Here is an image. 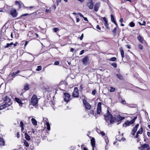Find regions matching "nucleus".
Returning <instances> with one entry per match:
<instances>
[{
	"label": "nucleus",
	"instance_id": "f257e3e1",
	"mask_svg": "<svg viewBox=\"0 0 150 150\" xmlns=\"http://www.w3.org/2000/svg\"><path fill=\"white\" fill-rule=\"evenodd\" d=\"M38 99L37 96L35 94L33 95L31 98L30 104L34 106H36L38 103Z\"/></svg>",
	"mask_w": 150,
	"mask_h": 150
},
{
	"label": "nucleus",
	"instance_id": "f03ea898",
	"mask_svg": "<svg viewBox=\"0 0 150 150\" xmlns=\"http://www.w3.org/2000/svg\"><path fill=\"white\" fill-rule=\"evenodd\" d=\"M10 14L13 18L16 17L18 14L16 10L14 8H12L10 10Z\"/></svg>",
	"mask_w": 150,
	"mask_h": 150
},
{
	"label": "nucleus",
	"instance_id": "7ed1b4c3",
	"mask_svg": "<svg viewBox=\"0 0 150 150\" xmlns=\"http://www.w3.org/2000/svg\"><path fill=\"white\" fill-rule=\"evenodd\" d=\"M137 118V117H135L131 121H130L127 120L124 122V123L123 125V127H124V125L127 126H129L131 124H133Z\"/></svg>",
	"mask_w": 150,
	"mask_h": 150
},
{
	"label": "nucleus",
	"instance_id": "20e7f679",
	"mask_svg": "<svg viewBox=\"0 0 150 150\" xmlns=\"http://www.w3.org/2000/svg\"><path fill=\"white\" fill-rule=\"evenodd\" d=\"M64 100L67 103L70 100V95L68 93H64Z\"/></svg>",
	"mask_w": 150,
	"mask_h": 150
},
{
	"label": "nucleus",
	"instance_id": "39448f33",
	"mask_svg": "<svg viewBox=\"0 0 150 150\" xmlns=\"http://www.w3.org/2000/svg\"><path fill=\"white\" fill-rule=\"evenodd\" d=\"M113 116L111 114H109L106 115H104L105 120L106 122L109 123V120Z\"/></svg>",
	"mask_w": 150,
	"mask_h": 150
},
{
	"label": "nucleus",
	"instance_id": "423d86ee",
	"mask_svg": "<svg viewBox=\"0 0 150 150\" xmlns=\"http://www.w3.org/2000/svg\"><path fill=\"white\" fill-rule=\"evenodd\" d=\"M78 90L77 87H75L74 88V91L72 94V96L74 97H78L79 96V94L78 92Z\"/></svg>",
	"mask_w": 150,
	"mask_h": 150
},
{
	"label": "nucleus",
	"instance_id": "0eeeda50",
	"mask_svg": "<svg viewBox=\"0 0 150 150\" xmlns=\"http://www.w3.org/2000/svg\"><path fill=\"white\" fill-rule=\"evenodd\" d=\"M116 121L117 122H120L117 125H118L121 122V121L125 119V117H121L120 115H118L116 117Z\"/></svg>",
	"mask_w": 150,
	"mask_h": 150
},
{
	"label": "nucleus",
	"instance_id": "6e6552de",
	"mask_svg": "<svg viewBox=\"0 0 150 150\" xmlns=\"http://www.w3.org/2000/svg\"><path fill=\"white\" fill-rule=\"evenodd\" d=\"M89 61V58L88 56H86L82 60V62L83 64L85 65H86L87 64L88 62Z\"/></svg>",
	"mask_w": 150,
	"mask_h": 150
},
{
	"label": "nucleus",
	"instance_id": "1a4fd4ad",
	"mask_svg": "<svg viewBox=\"0 0 150 150\" xmlns=\"http://www.w3.org/2000/svg\"><path fill=\"white\" fill-rule=\"evenodd\" d=\"M83 101L84 105H85V108L87 110H90L91 107L90 104L87 103L84 99L83 100Z\"/></svg>",
	"mask_w": 150,
	"mask_h": 150
},
{
	"label": "nucleus",
	"instance_id": "9d476101",
	"mask_svg": "<svg viewBox=\"0 0 150 150\" xmlns=\"http://www.w3.org/2000/svg\"><path fill=\"white\" fill-rule=\"evenodd\" d=\"M87 4V6L90 9H93V2H91V1L90 0H88Z\"/></svg>",
	"mask_w": 150,
	"mask_h": 150
},
{
	"label": "nucleus",
	"instance_id": "9b49d317",
	"mask_svg": "<svg viewBox=\"0 0 150 150\" xmlns=\"http://www.w3.org/2000/svg\"><path fill=\"white\" fill-rule=\"evenodd\" d=\"M101 103L99 102L98 104L97 107V114H99L100 113L101 111Z\"/></svg>",
	"mask_w": 150,
	"mask_h": 150
},
{
	"label": "nucleus",
	"instance_id": "f8f14e48",
	"mask_svg": "<svg viewBox=\"0 0 150 150\" xmlns=\"http://www.w3.org/2000/svg\"><path fill=\"white\" fill-rule=\"evenodd\" d=\"M100 4V2H98L95 4L94 6V10L95 11L97 12L98 11Z\"/></svg>",
	"mask_w": 150,
	"mask_h": 150
},
{
	"label": "nucleus",
	"instance_id": "ddd939ff",
	"mask_svg": "<svg viewBox=\"0 0 150 150\" xmlns=\"http://www.w3.org/2000/svg\"><path fill=\"white\" fill-rule=\"evenodd\" d=\"M139 124H137L133 128V129H132V135H134L135 134V132H136L137 128L139 127Z\"/></svg>",
	"mask_w": 150,
	"mask_h": 150
},
{
	"label": "nucleus",
	"instance_id": "4468645a",
	"mask_svg": "<svg viewBox=\"0 0 150 150\" xmlns=\"http://www.w3.org/2000/svg\"><path fill=\"white\" fill-rule=\"evenodd\" d=\"M15 4L18 6L19 8H21L22 6H24L23 3L21 2L20 3V1H16L15 2Z\"/></svg>",
	"mask_w": 150,
	"mask_h": 150
},
{
	"label": "nucleus",
	"instance_id": "2eb2a0df",
	"mask_svg": "<svg viewBox=\"0 0 150 150\" xmlns=\"http://www.w3.org/2000/svg\"><path fill=\"white\" fill-rule=\"evenodd\" d=\"M139 41L142 43H146V41L144 40L143 38H142L140 35H139L137 37Z\"/></svg>",
	"mask_w": 150,
	"mask_h": 150
},
{
	"label": "nucleus",
	"instance_id": "dca6fc26",
	"mask_svg": "<svg viewBox=\"0 0 150 150\" xmlns=\"http://www.w3.org/2000/svg\"><path fill=\"white\" fill-rule=\"evenodd\" d=\"M111 16V19L112 22L115 23V24L116 25L117 27V24L115 21L114 17V16L112 15H111L110 16Z\"/></svg>",
	"mask_w": 150,
	"mask_h": 150
},
{
	"label": "nucleus",
	"instance_id": "f3484780",
	"mask_svg": "<svg viewBox=\"0 0 150 150\" xmlns=\"http://www.w3.org/2000/svg\"><path fill=\"white\" fill-rule=\"evenodd\" d=\"M111 124H113L114 123L116 122V117H113L111 118V119L109 120Z\"/></svg>",
	"mask_w": 150,
	"mask_h": 150
},
{
	"label": "nucleus",
	"instance_id": "a211bd4d",
	"mask_svg": "<svg viewBox=\"0 0 150 150\" xmlns=\"http://www.w3.org/2000/svg\"><path fill=\"white\" fill-rule=\"evenodd\" d=\"M10 99L7 96H6L4 100V101L5 103H10Z\"/></svg>",
	"mask_w": 150,
	"mask_h": 150
},
{
	"label": "nucleus",
	"instance_id": "6ab92c4d",
	"mask_svg": "<svg viewBox=\"0 0 150 150\" xmlns=\"http://www.w3.org/2000/svg\"><path fill=\"white\" fill-rule=\"evenodd\" d=\"M25 138L28 141L30 140V136L26 133H25Z\"/></svg>",
	"mask_w": 150,
	"mask_h": 150
},
{
	"label": "nucleus",
	"instance_id": "aec40b11",
	"mask_svg": "<svg viewBox=\"0 0 150 150\" xmlns=\"http://www.w3.org/2000/svg\"><path fill=\"white\" fill-rule=\"evenodd\" d=\"M120 50L121 52V57H122V58H123L125 57L124 51L122 48H120ZM122 59L123 58H122Z\"/></svg>",
	"mask_w": 150,
	"mask_h": 150
},
{
	"label": "nucleus",
	"instance_id": "412c9836",
	"mask_svg": "<svg viewBox=\"0 0 150 150\" xmlns=\"http://www.w3.org/2000/svg\"><path fill=\"white\" fill-rule=\"evenodd\" d=\"M29 89V85L27 84H25L24 86V89L25 91H27Z\"/></svg>",
	"mask_w": 150,
	"mask_h": 150
},
{
	"label": "nucleus",
	"instance_id": "4be33fe9",
	"mask_svg": "<svg viewBox=\"0 0 150 150\" xmlns=\"http://www.w3.org/2000/svg\"><path fill=\"white\" fill-rule=\"evenodd\" d=\"M91 144L92 146H95V139L93 138L91 140Z\"/></svg>",
	"mask_w": 150,
	"mask_h": 150
},
{
	"label": "nucleus",
	"instance_id": "5701e85b",
	"mask_svg": "<svg viewBox=\"0 0 150 150\" xmlns=\"http://www.w3.org/2000/svg\"><path fill=\"white\" fill-rule=\"evenodd\" d=\"M31 121L32 122V123L35 125H37V121L34 118H32L31 120Z\"/></svg>",
	"mask_w": 150,
	"mask_h": 150
},
{
	"label": "nucleus",
	"instance_id": "b1692460",
	"mask_svg": "<svg viewBox=\"0 0 150 150\" xmlns=\"http://www.w3.org/2000/svg\"><path fill=\"white\" fill-rule=\"evenodd\" d=\"M117 77L119 79L122 80L123 79V76L120 74H116Z\"/></svg>",
	"mask_w": 150,
	"mask_h": 150
},
{
	"label": "nucleus",
	"instance_id": "393cba45",
	"mask_svg": "<svg viewBox=\"0 0 150 150\" xmlns=\"http://www.w3.org/2000/svg\"><path fill=\"white\" fill-rule=\"evenodd\" d=\"M15 100L18 103L20 104H22L23 103L22 102L21 100L20 99H19L18 98H15Z\"/></svg>",
	"mask_w": 150,
	"mask_h": 150
},
{
	"label": "nucleus",
	"instance_id": "a878e982",
	"mask_svg": "<svg viewBox=\"0 0 150 150\" xmlns=\"http://www.w3.org/2000/svg\"><path fill=\"white\" fill-rule=\"evenodd\" d=\"M23 143L24 145L26 146V147H28L29 146V143L26 140H23Z\"/></svg>",
	"mask_w": 150,
	"mask_h": 150
},
{
	"label": "nucleus",
	"instance_id": "bb28decb",
	"mask_svg": "<svg viewBox=\"0 0 150 150\" xmlns=\"http://www.w3.org/2000/svg\"><path fill=\"white\" fill-rule=\"evenodd\" d=\"M4 142L3 139L0 138V144L1 145H4Z\"/></svg>",
	"mask_w": 150,
	"mask_h": 150
},
{
	"label": "nucleus",
	"instance_id": "cd10ccee",
	"mask_svg": "<svg viewBox=\"0 0 150 150\" xmlns=\"http://www.w3.org/2000/svg\"><path fill=\"white\" fill-rule=\"evenodd\" d=\"M19 72H20V71L17 70L16 71V72H13L11 74V76H14L16 74L19 73Z\"/></svg>",
	"mask_w": 150,
	"mask_h": 150
},
{
	"label": "nucleus",
	"instance_id": "c85d7f7f",
	"mask_svg": "<svg viewBox=\"0 0 150 150\" xmlns=\"http://www.w3.org/2000/svg\"><path fill=\"white\" fill-rule=\"evenodd\" d=\"M46 125L47 126V129L48 130H50V124L49 122L47 121L46 122Z\"/></svg>",
	"mask_w": 150,
	"mask_h": 150
},
{
	"label": "nucleus",
	"instance_id": "c756f323",
	"mask_svg": "<svg viewBox=\"0 0 150 150\" xmlns=\"http://www.w3.org/2000/svg\"><path fill=\"white\" fill-rule=\"evenodd\" d=\"M143 132V128L142 127H141L139 130L137 132V134H141Z\"/></svg>",
	"mask_w": 150,
	"mask_h": 150
},
{
	"label": "nucleus",
	"instance_id": "7c9ffc66",
	"mask_svg": "<svg viewBox=\"0 0 150 150\" xmlns=\"http://www.w3.org/2000/svg\"><path fill=\"white\" fill-rule=\"evenodd\" d=\"M142 148H149V145L147 144H144L142 145Z\"/></svg>",
	"mask_w": 150,
	"mask_h": 150
},
{
	"label": "nucleus",
	"instance_id": "2f4dec72",
	"mask_svg": "<svg viewBox=\"0 0 150 150\" xmlns=\"http://www.w3.org/2000/svg\"><path fill=\"white\" fill-rule=\"evenodd\" d=\"M105 142H106V146L108 145V144L109 142V140L108 139L107 137L105 136Z\"/></svg>",
	"mask_w": 150,
	"mask_h": 150
},
{
	"label": "nucleus",
	"instance_id": "473e14b6",
	"mask_svg": "<svg viewBox=\"0 0 150 150\" xmlns=\"http://www.w3.org/2000/svg\"><path fill=\"white\" fill-rule=\"evenodd\" d=\"M29 15V14H28V13L23 14V15H21L20 17L18 18H17V19H20L21 18H22L23 17H24L25 16H27V15Z\"/></svg>",
	"mask_w": 150,
	"mask_h": 150
},
{
	"label": "nucleus",
	"instance_id": "72a5a7b5",
	"mask_svg": "<svg viewBox=\"0 0 150 150\" xmlns=\"http://www.w3.org/2000/svg\"><path fill=\"white\" fill-rule=\"evenodd\" d=\"M129 25L131 27H133L135 26V24L132 21L129 23Z\"/></svg>",
	"mask_w": 150,
	"mask_h": 150
},
{
	"label": "nucleus",
	"instance_id": "f704fd0d",
	"mask_svg": "<svg viewBox=\"0 0 150 150\" xmlns=\"http://www.w3.org/2000/svg\"><path fill=\"white\" fill-rule=\"evenodd\" d=\"M6 108V106L4 104L0 106V110H2Z\"/></svg>",
	"mask_w": 150,
	"mask_h": 150
},
{
	"label": "nucleus",
	"instance_id": "c9c22d12",
	"mask_svg": "<svg viewBox=\"0 0 150 150\" xmlns=\"http://www.w3.org/2000/svg\"><path fill=\"white\" fill-rule=\"evenodd\" d=\"M139 23L140 25H145L146 24V22L144 21L142 22V23H141L140 22H139Z\"/></svg>",
	"mask_w": 150,
	"mask_h": 150
},
{
	"label": "nucleus",
	"instance_id": "e433bc0d",
	"mask_svg": "<svg viewBox=\"0 0 150 150\" xmlns=\"http://www.w3.org/2000/svg\"><path fill=\"white\" fill-rule=\"evenodd\" d=\"M54 32L56 33L59 30V28H54L52 29Z\"/></svg>",
	"mask_w": 150,
	"mask_h": 150
},
{
	"label": "nucleus",
	"instance_id": "4c0bfd02",
	"mask_svg": "<svg viewBox=\"0 0 150 150\" xmlns=\"http://www.w3.org/2000/svg\"><path fill=\"white\" fill-rule=\"evenodd\" d=\"M115 88L111 87H110V92H113L115 91Z\"/></svg>",
	"mask_w": 150,
	"mask_h": 150
},
{
	"label": "nucleus",
	"instance_id": "58836bf2",
	"mask_svg": "<svg viewBox=\"0 0 150 150\" xmlns=\"http://www.w3.org/2000/svg\"><path fill=\"white\" fill-rule=\"evenodd\" d=\"M42 67L41 66H38L37 68L36 69V70L37 71H39L41 70Z\"/></svg>",
	"mask_w": 150,
	"mask_h": 150
},
{
	"label": "nucleus",
	"instance_id": "ea45409f",
	"mask_svg": "<svg viewBox=\"0 0 150 150\" xmlns=\"http://www.w3.org/2000/svg\"><path fill=\"white\" fill-rule=\"evenodd\" d=\"M116 59V58L115 57H113L110 58V60L112 61H114Z\"/></svg>",
	"mask_w": 150,
	"mask_h": 150
},
{
	"label": "nucleus",
	"instance_id": "a19ab883",
	"mask_svg": "<svg viewBox=\"0 0 150 150\" xmlns=\"http://www.w3.org/2000/svg\"><path fill=\"white\" fill-rule=\"evenodd\" d=\"M111 65L113 66L114 68H116L117 67V65L115 63H112L111 64Z\"/></svg>",
	"mask_w": 150,
	"mask_h": 150
},
{
	"label": "nucleus",
	"instance_id": "79ce46f5",
	"mask_svg": "<svg viewBox=\"0 0 150 150\" xmlns=\"http://www.w3.org/2000/svg\"><path fill=\"white\" fill-rule=\"evenodd\" d=\"M94 114V111L93 110H91L90 111V113H89V115H93Z\"/></svg>",
	"mask_w": 150,
	"mask_h": 150
},
{
	"label": "nucleus",
	"instance_id": "37998d69",
	"mask_svg": "<svg viewBox=\"0 0 150 150\" xmlns=\"http://www.w3.org/2000/svg\"><path fill=\"white\" fill-rule=\"evenodd\" d=\"M11 103H10H10H5L4 104V105H5L6 106V107H9V106L11 104Z\"/></svg>",
	"mask_w": 150,
	"mask_h": 150
},
{
	"label": "nucleus",
	"instance_id": "c03bdc74",
	"mask_svg": "<svg viewBox=\"0 0 150 150\" xmlns=\"http://www.w3.org/2000/svg\"><path fill=\"white\" fill-rule=\"evenodd\" d=\"M116 30H117L116 27L115 28H114L113 30L112 31V32L113 34H115L116 33Z\"/></svg>",
	"mask_w": 150,
	"mask_h": 150
},
{
	"label": "nucleus",
	"instance_id": "a18cd8bd",
	"mask_svg": "<svg viewBox=\"0 0 150 150\" xmlns=\"http://www.w3.org/2000/svg\"><path fill=\"white\" fill-rule=\"evenodd\" d=\"M138 47L139 49L140 50H142L143 48L141 44H139Z\"/></svg>",
	"mask_w": 150,
	"mask_h": 150
},
{
	"label": "nucleus",
	"instance_id": "49530a36",
	"mask_svg": "<svg viewBox=\"0 0 150 150\" xmlns=\"http://www.w3.org/2000/svg\"><path fill=\"white\" fill-rule=\"evenodd\" d=\"M104 25L107 28L109 29V28L108 27V22H107L106 23H104Z\"/></svg>",
	"mask_w": 150,
	"mask_h": 150
},
{
	"label": "nucleus",
	"instance_id": "de8ad7c7",
	"mask_svg": "<svg viewBox=\"0 0 150 150\" xmlns=\"http://www.w3.org/2000/svg\"><path fill=\"white\" fill-rule=\"evenodd\" d=\"M10 46H11L9 43H7L5 47H4V48H8L9 47H10Z\"/></svg>",
	"mask_w": 150,
	"mask_h": 150
},
{
	"label": "nucleus",
	"instance_id": "09e8293b",
	"mask_svg": "<svg viewBox=\"0 0 150 150\" xmlns=\"http://www.w3.org/2000/svg\"><path fill=\"white\" fill-rule=\"evenodd\" d=\"M119 136L121 137H122L121 136L118 135L116 136V139L117 140V141H120L122 140L121 139H117V138L118 137H119Z\"/></svg>",
	"mask_w": 150,
	"mask_h": 150
},
{
	"label": "nucleus",
	"instance_id": "8fccbe9b",
	"mask_svg": "<svg viewBox=\"0 0 150 150\" xmlns=\"http://www.w3.org/2000/svg\"><path fill=\"white\" fill-rule=\"evenodd\" d=\"M103 20L104 21H105V23H106L107 22H108V21L107 20V19L105 17H103Z\"/></svg>",
	"mask_w": 150,
	"mask_h": 150
},
{
	"label": "nucleus",
	"instance_id": "3c124183",
	"mask_svg": "<svg viewBox=\"0 0 150 150\" xmlns=\"http://www.w3.org/2000/svg\"><path fill=\"white\" fill-rule=\"evenodd\" d=\"M103 20L104 21H105V23H106L107 22H108V21L107 20V19L105 17H103Z\"/></svg>",
	"mask_w": 150,
	"mask_h": 150
},
{
	"label": "nucleus",
	"instance_id": "603ef678",
	"mask_svg": "<svg viewBox=\"0 0 150 150\" xmlns=\"http://www.w3.org/2000/svg\"><path fill=\"white\" fill-rule=\"evenodd\" d=\"M96 92V90L94 89L92 91V94L93 95H95Z\"/></svg>",
	"mask_w": 150,
	"mask_h": 150
},
{
	"label": "nucleus",
	"instance_id": "864d4df0",
	"mask_svg": "<svg viewBox=\"0 0 150 150\" xmlns=\"http://www.w3.org/2000/svg\"><path fill=\"white\" fill-rule=\"evenodd\" d=\"M62 0H57L56 1V3L57 5L58 6L59 3Z\"/></svg>",
	"mask_w": 150,
	"mask_h": 150
},
{
	"label": "nucleus",
	"instance_id": "5fc2aeb1",
	"mask_svg": "<svg viewBox=\"0 0 150 150\" xmlns=\"http://www.w3.org/2000/svg\"><path fill=\"white\" fill-rule=\"evenodd\" d=\"M84 52V50H82L81 51L80 53L79 54L80 55H81Z\"/></svg>",
	"mask_w": 150,
	"mask_h": 150
},
{
	"label": "nucleus",
	"instance_id": "6e6d98bb",
	"mask_svg": "<svg viewBox=\"0 0 150 150\" xmlns=\"http://www.w3.org/2000/svg\"><path fill=\"white\" fill-rule=\"evenodd\" d=\"M100 133L102 135V136H104L105 135V133L103 131H100Z\"/></svg>",
	"mask_w": 150,
	"mask_h": 150
},
{
	"label": "nucleus",
	"instance_id": "4d7b16f0",
	"mask_svg": "<svg viewBox=\"0 0 150 150\" xmlns=\"http://www.w3.org/2000/svg\"><path fill=\"white\" fill-rule=\"evenodd\" d=\"M20 127H22V128H23V122H22L21 121L20 122Z\"/></svg>",
	"mask_w": 150,
	"mask_h": 150
},
{
	"label": "nucleus",
	"instance_id": "13d9d810",
	"mask_svg": "<svg viewBox=\"0 0 150 150\" xmlns=\"http://www.w3.org/2000/svg\"><path fill=\"white\" fill-rule=\"evenodd\" d=\"M59 62L58 61H56L54 62V65H58L59 64Z\"/></svg>",
	"mask_w": 150,
	"mask_h": 150
},
{
	"label": "nucleus",
	"instance_id": "bf43d9fd",
	"mask_svg": "<svg viewBox=\"0 0 150 150\" xmlns=\"http://www.w3.org/2000/svg\"><path fill=\"white\" fill-rule=\"evenodd\" d=\"M96 28L97 29H98V30H101V28H100L99 27V25H97V26H96Z\"/></svg>",
	"mask_w": 150,
	"mask_h": 150
},
{
	"label": "nucleus",
	"instance_id": "052dcab7",
	"mask_svg": "<svg viewBox=\"0 0 150 150\" xmlns=\"http://www.w3.org/2000/svg\"><path fill=\"white\" fill-rule=\"evenodd\" d=\"M121 103L124 104H125L126 103V102L125 100H122L121 102Z\"/></svg>",
	"mask_w": 150,
	"mask_h": 150
},
{
	"label": "nucleus",
	"instance_id": "680f3d73",
	"mask_svg": "<svg viewBox=\"0 0 150 150\" xmlns=\"http://www.w3.org/2000/svg\"><path fill=\"white\" fill-rule=\"evenodd\" d=\"M78 14L79 15V16H81V17H83V18L84 17L83 16L81 13H79Z\"/></svg>",
	"mask_w": 150,
	"mask_h": 150
},
{
	"label": "nucleus",
	"instance_id": "e2e57ef3",
	"mask_svg": "<svg viewBox=\"0 0 150 150\" xmlns=\"http://www.w3.org/2000/svg\"><path fill=\"white\" fill-rule=\"evenodd\" d=\"M83 34H82L81 35V36L80 37V39L81 40L83 39Z\"/></svg>",
	"mask_w": 150,
	"mask_h": 150
},
{
	"label": "nucleus",
	"instance_id": "0e129e2a",
	"mask_svg": "<svg viewBox=\"0 0 150 150\" xmlns=\"http://www.w3.org/2000/svg\"><path fill=\"white\" fill-rule=\"evenodd\" d=\"M17 137L18 138H19L20 137V135L19 132L17 133Z\"/></svg>",
	"mask_w": 150,
	"mask_h": 150
},
{
	"label": "nucleus",
	"instance_id": "69168bd1",
	"mask_svg": "<svg viewBox=\"0 0 150 150\" xmlns=\"http://www.w3.org/2000/svg\"><path fill=\"white\" fill-rule=\"evenodd\" d=\"M45 12L47 13H49L50 12V9H46Z\"/></svg>",
	"mask_w": 150,
	"mask_h": 150
},
{
	"label": "nucleus",
	"instance_id": "338daca9",
	"mask_svg": "<svg viewBox=\"0 0 150 150\" xmlns=\"http://www.w3.org/2000/svg\"><path fill=\"white\" fill-rule=\"evenodd\" d=\"M123 21V19L122 18H121L120 20V22L122 23Z\"/></svg>",
	"mask_w": 150,
	"mask_h": 150
},
{
	"label": "nucleus",
	"instance_id": "774afa93",
	"mask_svg": "<svg viewBox=\"0 0 150 150\" xmlns=\"http://www.w3.org/2000/svg\"><path fill=\"white\" fill-rule=\"evenodd\" d=\"M76 22H78L80 21V19L78 17L76 18Z\"/></svg>",
	"mask_w": 150,
	"mask_h": 150
}]
</instances>
